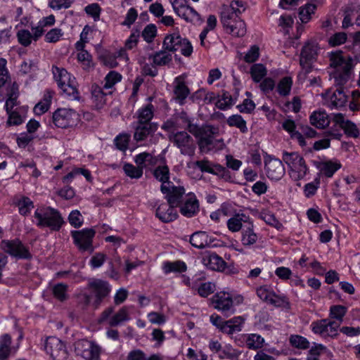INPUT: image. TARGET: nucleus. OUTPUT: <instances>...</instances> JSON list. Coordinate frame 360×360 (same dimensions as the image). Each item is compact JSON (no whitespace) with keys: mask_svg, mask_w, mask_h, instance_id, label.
Returning <instances> with one entry per match:
<instances>
[{"mask_svg":"<svg viewBox=\"0 0 360 360\" xmlns=\"http://www.w3.org/2000/svg\"><path fill=\"white\" fill-rule=\"evenodd\" d=\"M329 66L333 69L330 76L336 86L345 85L354 74V60L342 51H334L328 53Z\"/></svg>","mask_w":360,"mask_h":360,"instance_id":"f257e3e1","label":"nucleus"},{"mask_svg":"<svg viewBox=\"0 0 360 360\" xmlns=\"http://www.w3.org/2000/svg\"><path fill=\"white\" fill-rule=\"evenodd\" d=\"M154 111L155 108L151 103L146 104L136 111L134 115L136 120L133 123L135 141H144L158 129V124L151 122Z\"/></svg>","mask_w":360,"mask_h":360,"instance_id":"f03ea898","label":"nucleus"},{"mask_svg":"<svg viewBox=\"0 0 360 360\" xmlns=\"http://www.w3.org/2000/svg\"><path fill=\"white\" fill-rule=\"evenodd\" d=\"M187 129L198 139L200 152L208 153L214 148V137L219 133L218 128L210 124L200 127L188 120Z\"/></svg>","mask_w":360,"mask_h":360,"instance_id":"7ed1b4c3","label":"nucleus"},{"mask_svg":"<svg viewBox=\"0 0 360 360\" xmlns=\"http://www.w3.org/2000/svg\"><path fill=\"white\" fill-rule=\"evenodd\" d=\"M34 217L37 226L40 228L48 227L53 231H59L65 224L60 212L49 206L37 207L34 211Z\"/></svg>","mask_w":360,"mask_h":360,"instance_id":"20e7f679","label":"nucleus"},{"mask_svg":"<svg viewBox=\"0 0 360 360\" xmlns=\"http://www.w3.org/2000/svg\"><path fill=\"white\" fill-rule=\"evenodd\" d=\"M282 160L287 165L289 176L293 181H298L303 179L309 172V168L305 160L297 152L288 153L284 151Z\"/></svg>","mask_w":360,"mask_h":360,"instance_id":"39448f33","label":"nucleus"},{"mask_svg":"<svg viewBox=\"0 0 360 360\" xmlns=\"http://www.w3.org/2000/svg\"><path fill=\"white\" fill-rule=\"evenodd\" d=\"M162 49L170 52L179 51L186 57L191 56L193 53L191 43L187 39L181 37L178 34L167 35L162 43Z\"/></svg>","mask_w":360,"mask_h":360,"instance_id":"423d86ee","label":"nucleus"},{"mask_svg":"<svg viewBox=\"0 0 360 360\" xmlns=\"http://www.w3.org/2000/svg\"><path fill=\"white\" fill-rule=\"evenodd\" d=\"M339 327L340 323L328 319L317 320L311 323L312 332L322 338L337 337L338 335Z\"/></svg>","mask_w":360,"mask_h":360,"instance_id":"0eeeda50","label":"nucleus"},{"mask_svg":"<svg viewBox=\"0 0 360 360\" xmlns=\"http://www.w3.org/2000/svg\"><path fill=\"white\" fill-rule=\"evenodd\" d=\"M75 352L85 360H98L101 347L86 339L79 340L75 343Z\"/></svg>","mask_w":360,"mask_h":360,"instance_id":"6e6552de","label":"nucleus"},{"mask_svg":"<svg viewBox=\"0 0 360 360\" xmlns=\"http://www.w3.org/2000/svg\"><path fill=\"white\" fill-rule=\"evenodd\" d=\"M52 120L56 127L68 128L76 124L79 115L70 108H58L53 113Z\"/></svg>","mask_w":360,"mask_h":360,"instance_id":"1a4fd4ad","label":"nucleus"},{"mask_svg":"<svg viewBox=\"0 0 360 360\" xmlns=\"http://www.w3.org/2000/svg\"><path fill=\"white\" fill-rule=\"evenodd\" d=\"M170 140L180 150L184 155L192 157L195 155V143L193 138L186 131H177L174 134Z\"/></svg>","mask_w":360,"mask_h":360,"instance_id":"9d476101","label":"nucleus"},{"mask_svg":"<svg viewBox=\"0 0 360 360\" xmlns=\"http://www.w3.org/2000/svg\"><path fill=\"white\" fill-rule=\"evenodd\" d=\"M229 19H224V10L221 11V22L226 32L234 37H243L246 33V25L245 22L239 18V15L231 13Z\"/></svg>","mask_w":360,"mask_h":360,"instance_id":"9b49d317","label":"nucleus"},{"mask_svg":"<svg viewBox=\"0 0 360 360\" xmlns=\"http://www.w3.org/2000/svg\"><path fill=\"white\" fill-rule=\"evenodd\" d=\"M113 312V307L106 308L101 314L98 320L99 323L107 322L109 326L115 327L124 321H129L130 319L129 310L127 307H122L116 314L111 316Z\"/></svg>","mask_w":360,"mask_h":360,"instance_id":"f8f14e48","label":"nucleus"},{"mask_svg":"<svg viewBox=\"0 0 360 360\" xmlns=\"http://www.w3.org/2000/svg\"><path fill=\"white\" fill-rule=\"evenodd\" d=\"M0 247L6 253L18 259H30L31 254L28 249L19 239L3 240Z\"/></svg>","mask_w":360,"mask_h":360,"instance_id":"ddd939ff","label":"nucleus"},{"mask_svg":"<svg viewBox=\"0 0 360 360\" xmlns=\"http://www.w3.org/2000/svg\"><path fill=\"white\" fill-rule=\"evenodd\" d=\"M95 233L93 229H84L81 231H72L71 236L79 250L89 251L91 253L94 251L92 242Z\"/></svg>","mask_w":360,"mask_h":360,"instance_id":"4468645a","label":"nucleus"},{"mask_svg":"<svg viewBox=\"0 0 360 360\" xmlns=\"http://www.w3.org/2000/svg\"><path fill=\"white\" fill-rule=\"evenodd\" d=\"M44 348L53 360H66L68 358L65 345L56 337H49L46 340Z\"/></svg>","mask_w":360,"mask_h":360,"instance_id":"2eb2a0df","label":"nucleus"},{"mask_svg":"<svg viewBox=\"0 0 360 360\" xmlns=\"http://www.w3.org/2000/svg\"><path fill=\"white\" fill-rule=\"evenodd\" d=\"M211 302L214 309L221 311L226 316L235 312L233 297L229 292H217L211 298Z\"/></svg>","mask_w":360,"mask_h":360,"instance_id":"dca6fc26","label":"nucleus"},{"mask_svg":"<svg viewBox=\"0 0 360 360\" xmlns=\"http://www.w3.org/2000/svg\"><path fill=\"white\" fill-rule=\"evenodd\" d=\"M160 191L165 195L169 205L179 207L185 198V188L183 186H176L174 184L161 185Z\"/></svg>","mask_w":360,"mask_h":360,"instance_id":"f3484780","label":"nucleus"},{"mask_svg":"<svg viewBox=\"0 0 360 360\" xmlns=\"http://www.w3.org/2000/svg\"><path fill=\"white\" fill-rule=\"evenodd\" d=\"M88 288L96 296V300L93 303L94 309H97L100 306L102 300L109 295L111 290L110 285L107 281L96 278L89 281Z\"/></svg>","mask_w":360,"mask_h":360,"instance_id":"a211bd4d","label":"nucleus"},{"mask_svg":"<svg viewBox=\"0 0 360 360\" xmlns=\"http://www.w3.org/2000/svg\"><path fill=\"white\" fill-rule=\"evenodd\" d=\"M319 51V44L315 41H308L302 47L300 64L307 72L310 71L311 64L316 59Z\"/></svg>","mask_w":360,"mask_h":360,"instance_id":"6ab92c4d","label":"nucleus"},{"mask_svg":"<svg viewBox=\"0 0 360 360\" xmlns=\"http://www.w3.org/2000/svg\"><path fill=\"white\" fill-rule=\"evenodd\" d=\"M186 3L184 0H174L172 6L175 13L187 22L198 21L200 19L198 13Z\"/></svg>","mask_w":360,"mask_h":360,"instance_id":"aec40b11","label":"nucleus"},{"mask_svg":"<svg viewBox=\"0 0 360 360\" xmlns=\"http://www.w3.org/2000/svg\"><path fill=\"white\" fill-rule=\"evenodd\" d=\"M179 207L181 214L188 218L193 217L199 212V202L193 193L186 195L184 200Z\"/></svg>","mask_w":360,"mask_h":360,"instance_id":"412c9836","label":"nucleus"},{"mask_svg":"<svg viewBox=\"0 0 360 360\" xmlns=\"http://www.w3.org/2000/svg\"><path fill=\"white\" fill-rule=\"evenodd\" d=\"M265 169L267 176L275 181L280 180L285 174V169L283 164V160L271 158L265 162Z\"/></svg>","mask_w":360,"mask_h":360,"instance_id":"4be33fe9","label":"nucleus"},{"mask_svg":"<svg viewBox=\"0 0 360 360\" xmlns=\"http://www.w3.org/2000/svg\"><path fill=\"white\" fill-rule=\"evenodd\" d=\"M202 264L208 269L222 271L226 266V262L214 252H207L202 258Z\"/></svg>","mask_w":360,"mask_h":360,"instance_id":"5701e85b","label":"nucleus"},{"mask_svg":"<svg viewBox=\"0 0 360 360\" xmlns=\"http://www.w3.org/2000/svg\"><path fill=\"white\" fill-rule=\"evenodd\" d=\"M250 221H252V219L249 215L243 212L236 213L228 219L227 227L231 232H238L242 230Z\"/></svg>","mask_w":360,"mask_h":360,"instance_id":"b1692460","label":"nucleus"},{"mask_svg":"<svg viewBox=\"0 0 360 360\" xmlns=\"http://www.w3.org/2000/svg\"><path fill=\"white\" fill-rule=\"evenodd\" d=\"M63 94L73 100H79V93L77 89V83L75 77L69 75L67 80H63L58 86Z\"/></svg>","mask_w":360,"mask_h":360,"instance_id":"393cba45","label":"nucleus"},{"mask_svg":"<svg viewBox=\"0 0 360 360\" xmlns=\"http://www.w3.org/2000/svg\"><path fill=\"white\" fill-rule=\"evenodd\" d=\"M174 84V94L175 99L180 105H184L186 98L190 94V90L186 86L183 76L176 77Z\"/></svg>","mask_w":360,"mask_h":360,"instance_id":"a878e982","label":"nucleus"},{"mask_svg":"<svg viewBox=\"0 0 360 360\" xmlns=\"http://www.w3.org/2000/svg\"><path fill=\"white\" fill-rule=\"evenodd\" d=\"M175 207H172L168 203L161 204L156 210V216L162 222L168 223L172 221L178 217Z\"/></svg>","mask_w":360,"mask_h":360,"instance_id":"bb28decb","label":"nucleus"},{"mask_svg":"<svg viewBox=\"0 0 360 360\" xmlns=\"http://www.w3.org/2000/svg\"><path fill=\"white\" fill-rule=\"evenodd\" d=\"M258 235L255 231L253 221H250L241 230V243L244 246H250L256 243Z\"/></svg>","mask_w":360,"mask_h":360,"instance_id":"cd10ccee","label":"nucleus"},{"mask_svg":"<svg viewBox=\"0 0 360 360\" xmlns=\"http://www.w3.org/2000/svg\"><path fill=\"white\" fill-rule=\"evenodd\" d=\"M244 321L242 316H235L228 321H224L220 330L229 335L239 332L241 330V326Z\"/></svg>","mask_w":360,"mask_h":360,"instance_id":"c85d7f7f","label":"nucleus"},{"mask_svg":"<svg viewBox=\"0 0 360 360\" xmlns=\"http://www.w3.org/2000/svg\"><path fill=\"white\" fill-rule=\"evenodd\" d=\"M191 244L197 248L202 249L211 244V240L205 231H197L190 238Z\"/></svg>","mask_w":360,"mask_h":360,"instance_id":"c756f323","label":"nucleus"},{"mask_svg":"<svg viewBox=\"0 0 360 360\" xmlns=\"http://www.w3.org/2000/svg\"><path fill=\"white\" fill-rule=\"evenodd\" d=\"M309 120L310 123L319 129L326 128L330 124L328 115L325 111L314 112L311 115Z\"/></svg>","mask_w":360,"mask_h":360,"instance_id":"7c9ffc66","label":"nucleus"},{"mask_svg":"<svg viewBox=\"0 0 360 360\" xmlns=\"http://www.w3.org/2000/svg\"><path fill=\"white\" fill-rule=\"evenodd\" d=\"M246 9L245 4L242 1H233L229 6H223L224 20L229 19V16L231 13L240 15Z\"/></svg>","mask_w":360,"mask_h":360,"instance_id":"2f4dec72","label":"nucleus"},{"mask_svg":"<svg viewBox=\"0 0 360 360\" xmlns=\"http://www.w3.org/2000/svg\"><path fill=\"white\" fill-rule=\"evenodd\" d=\"M53 98V92L46 91L43 98L34 106V112L36 115H40L49 110Z\"/></svg>","mask_w":360,"mask_h":360,"instance_id":"473e14b6","label":"nucleus"},{"mask_svg":"<svg viewBox=\"0 0 360 360\" xmlns=\"http://www.w3.org/2000/svg\"><path fill=\"white\" fill-rule=\"evenodd\" d=\"M168 50L163 49L161 51L155 52L150 56V58H153V63L155 65L164 66L168 65L172 60V54Z\"/></svg>","mask_w":360,"mask_h":360,"instance_id":"72a5a7b5","label":"nucleus"},{"mask_svg":"<svg viewBox=\"0 0 360 360\" xmlns=\"http://www.w3.org/2000/svg\"><path fill=\"white\" fill-rule=\"evenodd\" d=\"M154 177L162 183L161 185H167L173 184L169 181V169L167 165H159L153 172Z\"/></svg>","mask_w":360,"mask_h":360,"instance_id":"f704fd0d","label":"nucleus"},{"mask_svg":"<svg viewBox=\"0 0 360 360\" xmlns=\"http://www.w3.org/2000/svg\"><path fill=\"white\" fill-rule=\"evenodd\" d=\"M236 100L237 96H232L229 91H223L221 98L216 103V106L221 110H225L233 105Z\"/></svg>","mask_w":360,"mask_h":360,"instance_id":"c9c22d12","label":"nucleus"},{"mask_svg":"<svg viewBox=\"0 0 360 360\" xmlns=\"http://www.w3.org/2000/svg\"><path fill=\"white\" fill-rule=\"evenodd\" d=\"M338 88L330 96L331 105L335 108H341L347 102V96L343 91V86H338Z\"/></svg>","mask_w":360,"mask_h":360,"instance_id":"e433bc0d","label":"nucleus"},{"mask_svg":"<svg viewBox=\"0 0 360 360\" xmlns=\"http://www.w3.org/2000/svg\"><path fill=\"white\" fill-rule=\"evenodd\" d=\"M192 289L197 290L198 295L202 297H207L216 290V285L212 282L200 283L199 285L193 284Z\"/></svg>","mask_w":360,"mask_h":360,"instance_id":"4c0bfd02","label":"nucleus"},{"mask_svg":"<svg viewBox=\"0 0 360 360\" xmlns=\"http://www.w3.org/2000/svg\"><path fill=\"white\" fill-rule=\"evenodd\" d=\"M162 269L165 274H167L171 272H184L186 271V264L180 260L175 262H165L163 263Z\"/></svg>","mask_w":360,"mask_h":360,"instance_id":"58836bf2","label":"nucleus"},{"mask_svg":"<svg viewBox=\"0 0 360 360\" xmlns=\"http://www.w3.org/2000/svg\"><path fill=\"white\" fill-rule=\"evenodd\" d=\"M11 337L3 335L0 338V360H6L11 353Z\"/></svg>","mask_w":360,"mask_h":360,"instance_id":"ea45409f","label":"nucleus"},{"mask_svg":"<svg viewBox=\"0 0 360 360\" xmlns=\"http://www.w3.org/2000/svg\"><path fill=\"white\" fill-rule=\"evenodd\" d=\"M268 304H271L276 307H281L285 309H290V303L288 298L285 295H277L274 291L271 295Z\"/></svg>","mask_w":360,"mask_h":360,"instance_id":"a19ab883","label":"nucleus"},{"mask_svg":"<svg viewBox=\"0 0 360 360\" xmlns=\"http://www.w3.org/2000/svg\"><path fill=\"white\" fill-rule=\"evenodd\" d=\"M227 124L230 127H235L242 133L248 131V127L245 120L240 115H233L227 119Z\"/></svg>","mask_w":360,"mask_h":360,"instance_id":"79ce46f5","label":"nucleus"},{"mask_svg":"<svg viewBox=\"0 0 360 360\" xmlns=\"http://www.w3.org/2000/svg\"><path fill=\"white\" fill-rule=\"evenodd\" d=\"M340 167V163L326 161L321 163L320 170L326 177L330 178Z\"/></svg>","mask_w":360,"mask_h":360,"instance_id":"37998d69","label":"nucleus"},{"mask_svg":"<svg viewBox=\"0 0 360 360\" xmlns=\"http://www.w3.org/2000/svg\"><path fill=\"white\" fill-rule=\"evenodd\" d=\"M246 345L250 349H261L264 344V339L257 334H250L246 339Z\"/></svg>","mask_w":360,"mask_h":360,"instance_id":"c03bdc74","label":"nucleus"},{"mask_svg":"<svg viewBox=\"0 0 360 360\" xmlns=\"http://www.w3.org/2000/svg\"><path fill=\"white\" fill-rule=\"evenodd\" d=\"M316 9V6L311 2L306 4L304 7L300 8L299 16L302 22H308L311 18V15L314 13Z\"/></svg>","mask_w":360,"mask_h":360,"instance_id":"a18cd8bd","label":"nucleus"},{"mask_svg":"<svg viewBox=\"0 0 360 360\" xmlns=\"http://www.w3.org/2000/svg\"><path fill=\"white\" fill-rule=\"evenodd\" d=\"M251 77L255 82H259L266 75V69L261 63L254 64L250 68Z\"/></svg>","mask_w":360,"mask_h":360,"instance_id":"49530a36","label":"nucleus"},{"mask_svg":"<svg viewBox=\"0 0 360 360\" xmlns=\"http://www.w3.org/2000/svg\"><path fill=\"white\" fill-rule=\"evenodd\" d=\"M292 85V79L290 77L282 78L277 85V91L279 95L286 96L289 95Z\"/></svg>","mask_w":360,"mask_h":360,"instance_id":"de8ad7c7","label":"nucleus"},{"mask_svg":"<svg viewBox=\"0 0 360 360\" xmlns=\"http://www.w3.org/2000/svg\"><path fill=\"white\" fill-rule=\"evenodd\" d=\"M130 139L129 134L122 133L115 138L114 143L118 150L125 152L128 149Z\"/></svg>","mask_w":360,"mask_h":360,"instance_id":"09e8293b","label":"nucleus"},{"mask_svg":"<svg viewBox=\"0 0 360 360\" xmlns=\"http://www.w3.org/2000/svg\"><path fill=\"white\" fill-rule=\"evenodd\" d=\"M123 170L125 174L131 179H139L143 175V170L138 166H134L130 163H125L123 166Z\"/></svg>","mask_w":360,"mask_h":360,"instance_id":"8fccbe9b","label":"nucleus"},{"mask_svg":"<svg viewBox=\"0 0 360 360\" xmlns=\"http://www.w3.org/2000/svg\"><path fill=\"white\" fill-rule=\"evenodd\" d=\"M347 40V34L344 32H336L328 39V45L335 47L344 44Z\"/></svg>","mask_w":360,"mask_h":360,"instance_id":"3c124183","label":"nucleus"},{"mask_svg":"<svg viewBox=\"0 0 360 360\" xmlns=\"http://www.w3.org/2000/svg\"><path fill=\"white\" fill-rule=\"evenodd\" d=\"M91 94H92V98L94 100V102L96 103V104L98 107H101L103 105H104L105 103L106 94L103 93L101 87H100L99 86H98V85L92 86Z\"/></svg>","mask_w":360,"mask_h":360,"instance_id":"603ef678","label":"nucleus"},{"mask_svg":"<svg viewBox=\"0 0 360 360\" xmlns=\"http://www.w3.org/2000/svg\"><path fill=\"white\" fill-rule=\"evenodd\" d=\"M347 308L342 305H333L330 309V317L339 321L338 323L342 322L343 318L347 313Z\"/></svg>","mask_w":360,"mask_h":360,"instance_id":"864d4df0","label":"nucleus"},{"mask_svg":"<svg viewBox=\"0 0 360 360\" xmlns=\"http://www.w3.org/2000/svg\"><path fill=\"white\" fill-rule=\"evenodd\" d=\"M290 345L296 348L306 349L309 347V342L302 336L294 335L290 338Z\"/></svg>","mask_w":360,"mask_h":360,"instance_id":"5fc2aeb1","label":"nucleus"},{"mask_svg":"<svg viewBox=\"0 0 360 360\" xmlns=\"http://www.w3.org/2000/svg\"><path fill=\"white\" fill-rule=\"evenodd\" d=\"M19 212L22 215L27 214L30 210L34 207L33 202L27 197L21 198L18 203Z\"/></svg>","mask_w":360,"mask_h":360,"instance_id":"6e6d98bb","label":"nucleus"},{"mask_svg":"<svg viewBox=\"0 0 360 360\" xmlns=\"http://www.w3.org/2000/svg\"><path fill=\"white\" fill-rule=\"evenodd\" d=\"M52 73L58 86H59L60 82L63 80H67L68 77L70 75L65 68H59L56 65L52 66Z\"/></svg>","mask_w":360,"mask_h":360,"instance_id":"4d7b16f0","label":"nucleus"},{"mask_svg":"<svg viewBox=\"0 0 360 360\" xmlns=\"http://www.w3.org/2000/svg\"><path fill=\"white\" fill-rule=\"evenodd\" d=\"M68 285L64 283H58L53 288V294L54 297L60 301H64L67 299Z\"/></svg>","mask_w":360,"mask_h":360,"instance_id":"13d9d810","label":"nucleus"},{"mask_svg":"<svg viewBox=\"0 0 360 360\" xmlns=\"http://www.w3.org/2000/svg\"><path fill=\"white\" fill-rule=\"evenodd\" d=\"M122 79V75L115 71H110L105 77L103 88L110 89Z\"/></svg>","mask_w":360,"mask_h":360,"instance_id":"bf43d9fd","label":"nucleus"},{"mask_svg":"<svg viewBox=\"0 0 360 360\" xmlns=\"http://www.w3.org/2000/svg\"><path fill=\"white\" fill-rule=\"evenodd\" d=\"M345 134L352 138H358L359 136V130L357 126L352 121L347 120L344 127L342 128Z\"/></svg>","mask_w":360,"mask_h":360,"instance_id":"052dcab7","label":"nucleus"},{"mask_svg":"<svg viewBox=\"0 0 360 360\" xmlns=\"http://www.w3.org/2000/svg\"><path fill=\"white\" fill-rule=\"evenodd\" d=\"M75 1V0H51L49 6L53 10L68 9Z\"/></svg>","mask_w":360,"mask_h":360,"instance_id":"680f3d73","label":"nucleus"},{"mask_svg":"<svg viewBox=\"0 0 360 360\" xmlns=\"http://www.w3.org/2000/svg\"><path fill=\"white\" fill-rule=\"evenodd\" d=\"M68 221L73 227H81L83 224V218L80 212L77 210L72 211L68 216Z\"/></svg>","mask_w":360,"mask_h":360,"instance_id":"e2e57ef3","label":"nucleus"},{"mask_svg":"<svg viewBox=\"0 0 360 360\" xmlns=\"http://www.w3.org/2000/svg\"><path fill=\"white\" fill-rule=\"evenodd\" d=\"M157 34V28L154 24H149L146 26L142 32V37L147 42L153 41Z\"/></svg>","mask_w":360,"mask_h":360,"instance_id":"0e129e2a","label":"nucleus"},{"mask_svg":"<svg viewBox=\"0 0 360 360\" xmlns=\"http://www.w3.org/2000/svg\"><path fill=\"white\" fill-rule=\"evenodd\" d=\"M107 259L106 255L102 252H96L90 259L89 264L92 269L101 267Z\"/></svg>","mask_w":360,"mask_h":360,"instance_id":"69168bd1","label":"nucleus"},{"mask_svg":"<svg viewBox=\"0 0 360 360\" xmlns=\"http://www.w3.org/2000/svg\"><path fill=\"white\" fill-rule=\"evenodd\" d=\"M153 160V156L150 153L144 152L138 154L135 156L134 161L139 167H141L142 170L146 166V162H150Z\"/></svg>","mask_w":360,"mask_h":360,"instance_id":"338daca9","label":"nucleus"},{"mask_svg":"<svg viewBox=\"0 0 360 360\" xmlns=\"http://www.w3.org/2000/svg\"><path fill=\"white\" fill-rule=\"evenodd\" d=\"M18 41L24 46H27L31 44L32 35L30 31L21 30L17 34Z\"/></svg>","mask_w":360,"mask_h":360,"instance_id":"774afa93","label":"nucleus"}]
</instances>
